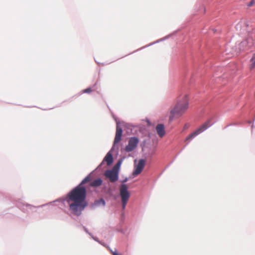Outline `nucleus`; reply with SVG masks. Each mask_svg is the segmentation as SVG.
<instances>
[{"label":"nucleus","instance_id":"19","mask_svg":"<svg viewBox=\"0 0 255 255\" xmlns=\"http://www.w3.org/2000/svg\"><path fill=\"white\" fill-rule=\"evenodd\" d=\"M111 252L113 255H117V254H118L116 251H113L111 250Z\"/></svg>","mask_w":255,"mask_h":255},{"label":"nucleus","instance_id":"16","mask_svg":"<svg viewBox=\"0 0 255 255\" xmlns=\"http://www.w3.org/2000/svg\"><path fill=\"white\" fill-rule=\"evenodd\" d=\"M255 3L254 0H252L248 4V5L249 6H252L254 3Z\"/></svg>","mask_w":255,"mask_h":255},{"label":"nucleus","instance_id":"12","mask_svg":"<svg viewBox=\"0 0 255 255\" xmlns=\"http://www.w3.org/2000/svg\"><path fill=\"white\" fill-rule=\"evenodd\" d=\"M122 163V160H119L117 164L113 167L112 169H114V170H116L118 172L119 171L120 167L121 166V164Z\"/></svg>","mask_w":255,"mask_h":255},{"label":"nucleus","instance_id":"7","mask_svg":"<svg viewBox=\"0 0 255 255\" xmlns=\"http://www.w3.org/2000/svg\"><path fill=\"white\" fill-rule=\"evenodd\" d=\"M145 165V161L143 159L139 160L137 165L135 167V169L133 172L134 175H137L140 174L142 171Z\"/></svg>","mask_w":255,"mask_h":255},{"label":"nucleus","instance_id":"2","mask_svg":"<svg viewBox=\"0 0 255 255\" xmlns=\"http://www.w3.org/2000/svg\"><path fill=\"white\" fill-rule=\"evenodd\" d=\"M189 105V98L187 94H181L177 99V104L170 112L169 120L174 118L181 117L188 109Z\"/></svg>","mask_w":255,"mask_h":255},{"label":"nucleus","instance_id":"4","mask_svg":"<svg viewBox=\"0 0 255 255\" xmlns=\"http://www.w3.org/2000/svg\"><path fill=\"white\" fill-rule=\"evenodd\" d=\"M120 195L121 197L123 209H125L130 197L128 187L126 184H122L120 188Z\"/></svg>","mask_w":255,"mask_h":255},{"label":"nucleus","instance_id":"15","mask_svg":"<svg viewBox=\"0 0 255 255\" xmlns=\"http://www.w3.org/2000/svg\"><path fill=\"white\" fill-rule=\"evenodd\" d=\"M92 91V90L91 88H88L86 89H84L82 91L83 93H90Z\"/></svg>","mask_w":255,"mask_h":255},{"label":"nucleus","instance_id":"17","mask_svg":"<svg viewBox=\"0 0 255 255\" xmlns=\"http://www.w3.org/2000/svg\"><path fill=\"white\" fill-rule=\"evenodd\" d=\"M189 125L188 124H186L184 126V129H186L189 128Z\"/></svg>","mask_w":255,"mask_h":255},{"label":"nucleus","instance_id":"3","mask_svg":"<svg viewBox=\"0 0 255 255\" xmlns=\"http://www.w3.org/2000/svg\"><path fill=\"white\" fill-rule=\"evenodd\" d=\"M211 125V124L210 123V121H207L196 130L188 135L185 139L184 142H186V144H188L192 139L210 127Z\"/></svg>","mask_w":255,"mask_h":255},{"label":"nucleus","instance_id":"13","mask_svg":"<svg viewBox=\"0 0 255 255\" xmlns=\"http://www.w3.org/2000/svg\"><path fill=\"white\" fill-rule=\"evenodd\" d=\"M251 68L253 69L255 67V54H254L253 57L251 59Z\"/></svg>","mask_w":255,"mask_h":255},{"label":"nucleus","instance_id":"18","mask_svg":"<svg viewBox=\"0 0 255 255\" xmlns=\"http://www.w3.org/2000/svg\"><path fill=\"white\" fill-rule=\"evenodd\" d=\"M98 202L99 203H102L103 204V205H105V201L103 199H101Z\"/></svg>","mask_w":255,"mask_h":255},{"label":"nucleus","instance_id":"6","mask_svg":"<svg viewBox=\"0 0 255 255\" xmlns=\"http://www.w3.org/2000/svg\"><path fill=\"white\" fill-rule=\"evenodd\" d=\"M118 174L119 172L112 169L106 170L104 173V175L109 178L111 182H115L118 179Z\"/></svg>","mask_w":255,"mask_h":255},{"label":"nucleus","instance_id":"1","mask_svg":"<svg viewBox=\"0 0 255 255\" xmlns=\"http://www.w3.org/2000/svg\"><path fill=\"white\" fill-rule=\"evenodd\" d=\"M91 180L90 176L86 177L77 186L72 189L67 195L66 201L69 210L74 215L79 216L87 206L86 201L87 191L84 184Z\"/></svg>","mask_w":255,"mask_h":255},{"label":"nucleus","instance_id":"10","mask_svg":"<svg viewBox=\"0 0 255 255\" xmlns=\"http://www.w3.org/2000/svg\"><path fill=\"white\" fill-rule=\"evenodd\" d=\"M104 161H105L108 165L111 164L113 161V158L112 154L108 152L104 158Z\"/></svg>","mask_w":255,"mask_h":255},{"label":"nucleus","instance_id":"14","mask_svg":"<svg viewBox=\"0 0 255 255\" xmlns=\"http://www.w3.org/2000/svg\"><path fill=\"white\" fill-rule=\"evenodd\" d=\"M249 38L252 39L253 41H255V33L251 32L250 33Z\"/></svg>","mask_w":255,"mask_h":255},{"label":"nucleus","instance_id":"5","mask_svg":"<svg viewBox=\"0 0 255 255\" xmlns=\"http://www.w3.org/2000/svg\"><path fill=\"white\" fill-rule=\"evenodd\" d=\"M139 140L136 137H131L129 139L128 144L126 146L125 150L127 152L133 151L137 146Z\"/></svg>","mask_w":255,"mask_h":255},{"label":"nucleus","instance_id":"11","mask_svg":"<svg viewBox=\"0 0 255 255\" xmlns=\"http://www.w3.org/2000/svg\"><path fill=\"white\" fill-rule=\"evenodd\" d=\"M103 181L100 178L95 179L90 183V186L93 187H97L102 185Z\"/></svg>","mask_w":255,"mask_h":255},{"label":"nucleus","instance_id":"8","mask_svg":"<svg viewBox=\"0 0 255 255\" xmlns=\"http://www.w3.org/2000/svg\"><path fill=\"white\" fill-rule=\"evenodd\" d=\"M123 133V130L120 126L117 125L116 128V135L114 139V144L118 143L121 139Z\"/></svg>","mask_w":255,"mask_h":255},{"label":"nucleus","instance_id":"9","mask_svg":"<svg viewBox=\"0 0 255 255\" xmlns=\"http://www.w3.org/2000/svg\"><path fill=\"white\" fill-rule=\"evenodd\" d=\"M156 130L159 137H162L164 136L165 130L163 124H158L156 127Z\"/></svg>","mask_w":255,"mask_h":255},{"label":"nucleus","instance_id":"20","mask_svg":"<svg viewBox=\"0 0 255 255\" xmlns=\"http://www.w3.org/2000/svg\"><path fill=\"white\" fill-rule=\"evenodd\" d=\"M117 255H119V254H117Z\"/></svg>","mask_w":255,"mask_h":255}]
</instances>
